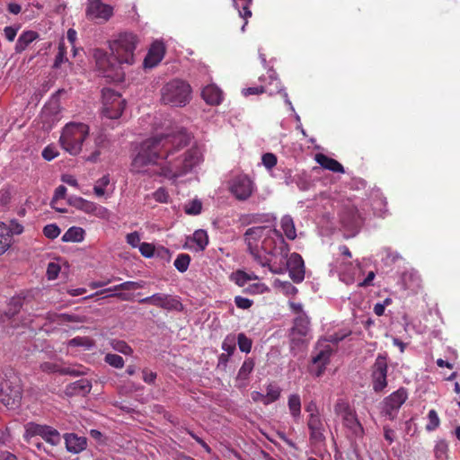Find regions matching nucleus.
Segmentation results:
<instances>
[{
    "instance_id": "obj_10",
    "label": "nucleus",
    "mask_w": 460,
    "mask_h": 460,
    "mask_svg": "<svg viewBox=\"0 0 460 460\" xmlns=\"http://www.w3.org/2000/svg\"><path fill=\"white\" fill-rule=\"evenodd\" d=\"M102 115L108 119H119L125 108L126 102L121 95L111 89L102 91Z\"/></svg>"
},
{
    "instance_id": "obj_63",
    "label": "nucleus",
    "mask_w": 460,
    "mask_h": 460,
    "mask_svg": "<svg viewBox=\"0 0 460 460\" xmlns=\"http://www.w3.org/2000/svg\"><path fill=\"white\" fill-rule=\"evenodd\" d=\"M127 243L131 245L133 248H137L141 244V237L138 232L135 231L129 233L126 236Z\"/></svg>"
},
{
    "instance_id": "obj_29",
    "label": "nucleus",
    "mask_w": 460,
    "mask_h": 460,
    "mask_svg": "<svg viewBox=\"0 0 460 460\" xmlns=\"http://www.w3.org/2000/svg\"><path fill=\"white\" fill-rule=\"evenodd\" d=\"M334 270L338 272L340 276V279L346 284L349 285L354 282V276L353 273L350 272L349 268L351 267V263L349 265H347L344 261H340L339 259H337L334 262Z\"/></svg>"
},
{
    "instance_id": "obj_44",
    "label": "nucleus",
    "mask_w": 460,
    "mask_h": 460,
    "mask_svg": "<svg viewBox=\"0 0 460 460\" xmlns=\"http://www.w3.org/2000/svg\"><path fill=\"white\" fill-rule=\"evenodd\" d=\"M202 203L199 199H192L184 205V212L187 215L197 216L201 213Z\"/></svg>"
},
{
    "instance_id": "obj_32",
    "label": "nucleus",
    "mask_w": 460,
    "mask_h": 460,
    "mask_svg": "<svg viewBox=\"0 0 460 460\" xmlns=\"http://www.w3.org/2000/svg\"><path fill=\"white\" fill-rule=\"evenodd\" d=\"M402 281L406 289L415 291L420 287V277L415 270L405 271L402 276Z\"/></svg>"
},
{
    "instance_id": "obj_19",
    "label": "nucleus",
    "mask_w": 460,
    "mask_h": 460,
    "mask_svg": "<svg viewBox=\"0 0 460 460\" xmlns=\"http://www.w3.org/2000/svg\"><path fill=\"white\" fill-rule=\"evenodd\" d=\"M143 287H144L143 281H126L121 284L116 285L112 288L103 289L100 292V294H104L109 291H113L115 293L110 294L107 296H116L122 301H130V300H132L131 295L127 294V293L116 292V291L137 289V288H142Z\"/></svg>"
},
{
    "instance_id": "obj_61",
    "label": "nucleus",
    "mask_w": 460,
    "mask_h": 460,
    "mask_svg": "<svg viewBox=\"0 0 460 460\" xmlns=\"http://www.w3.org/2000/svg\"><path fill=\"white\" fill-rule=\"evenodd\" d=\"M261 163L267 170L270 171L277 164V156L272 153H266L261 157Z\"/></svg>"
},
{
    "instance_id": "obj_34",
    "label": "nucleus",
    "mask_w": 460,
    "mask_h": 460,
    "mask_svg": "<svg viewBox=\"0 0 460 460\" xmlns=\"http://www.w3.org/2000/svg\"><path fill=\"white\" fill-rule=\"evenodd\" d=\"M433 452L435 460H448V443L443 438L436 440Z\"/></svg>"
},
{
    "instance_id": "obj_6",
    "label": "nucleus",
    "mask_w": 460,
    "mask_h": 460,
    "mask_svg": "<svg viewBox=\"0 0 460 460\" xmlns=\"http://www.w3.org/2000/svg\"><path fill=\"white\" fill-rule=\"evenodd\" d=\"M266 267L274 274H283L288 270L290 279L296 283H300L305 279L304 260L296 252H293L289 256L288 255L285 259L280 258L279 262L270 261V265Z\"/></svg>"
},
{
    "instance_id": "obj_16",
    "label": "nucleus",
    "mask_w": 460,
    "mask_h": 460,
    "mask_svg": "<svg viewBox=\"0 0 460 460\" xmlns=\"http://www.w3.org/2000/svg\"><path fill=\"white\" fill-rule=\"evenodd\" d=\"M307 428L309 438L313 444H319L325 440V424L322 416H308Z\"/></svg>"
},
{
    "instance_id": "obj_37",
    "label": "nucleus",
    "mask_w": 460,
    "mask_h": 460,
    "mask_svg": "<svg viewBox=\"0 0 460 460\" xmlns=\"http://www.w3.org/2000/svg\"><path fill=\"white\" fill-rule=\"evenodd\" d=\"M288 409L294 419H298L301 415V399L296 394L289 395L288 401Z\"/></svg>"
},
{
    "instance_id": "obj_40",
    "label": "nucleus",
    "mask_w": 460,
    "mask_h": 460,
    "mask_svg": "<svg viewBox=\"0 0 460 460\" xmlns=\"http://www.w3.org/2000/svg\"><path fill=\"white\" fill-rule=\"evenodd\" d=\"M11 246V238H9L7 225L0 222V255L4 254Z\"/></svg>"
},
{
    "instance_id": "obj_22",
    "label": "nucleus",
    "mask_w": 460,
    "mask_h": 460,
    "mask_svg": "<svg viewBox=\"0 0 460 460\" xmlns=\"http://www.w3.org/2000/svg\"><path fill=\"white\" fill-rule=\"evenodd\" d=\"M201 95L203 100L209 105H219L223 101V92L214 84L204 87Z\"/></svg>"
},
{
    "instance_id": "obj_49",
    "label": "nucleus",
    "mask_w": 460,
    "mask_h": 460,
    "mask_svg": "<svg viewBox=\"0 0 460 460\" xmlns=\"http://www.w3.org/2000/svg\"><path fill=\"white\" fill-rule=\"evenodd\" d=\"M236 337L234 334H228L222 342V349L229 355H233L235 350Z\"/></svg>"
},
{
    "instance_id": "obj_28",
    "label": "nucleus",
    "mask_w": 460,
    "mask_h": 460,
    "mask_svg": "<svg viewBox=\"0 0 460 460\" xmlns=\"http://www.w3.org/2000/svg\"><path fill=\"white\" fill-rule=\"evenodd\" d=\"M332 351V348L329 345H325L323 349H319L315 355L313 356V362L320 366V369L317 373L318 376L323 373L325 367L329 363Z\"/></svg>"
},
{
    "instance_id": "obj_17",
    "label": "nucleus",
    "mask_w": 460,
    "mask_h": 460,
    "mask_svg": "<svg viewBox=\"0 0 460 460\" xmlns=\"http://www.w3.org/2000/svg\"><path fill=\"white\" fill-rule=\"evenodd\" d=\"M22 398V390L19 385L9 386L7 383L0 390V402L7 408L16 407Z\"/></svg>"
},
{
    "instance_id": "obj_48",
    "label": "nucleus",
    "mask_w": 460,
    "mask_h": 460,
    "mask_svg": "<svg viewBox=\"0 0 460 460\" xmlns=\"http://www.w3.org/2000/svg\"><path fill=\"white\" fill-rule=\"evenodd\" d=\"M236 342L238 344L239 349L242 352L249 353L251 351L252 341L244 333L241 332L238 334Z\"/></svg>"
},
{
    "instance_id": "obj_24",
    "label": "nucleus",
    "mask_w": 460,
    "mask_h": 460,
    "mask_svg": "<svg viewBox=\"0 0 460 460\" xmlns=\"http://www.w3.org/2000/svg\"><path fill=\"white\" fill-rule=\"evenodd\" d=\"M310 332V321L309 318L305 314H299L294 321V325L291 329V335H296L299 338L306 337Z\"/></svg>"
},
{
    "instance_id": "obj_20",
    "label": "nucleus",
    "mask_w": 460,
    "mask_h": 460,
    "mask_svg": "<svg viewBox=\"0 0 460 460\" xmlns=\"http://www.w3.org/2000/svg\"><path fill=\"white\" fill-rule=\"evenodd\" d=\"M370 199L374 216L379 217H385L388 212L387 201L380 190H372Z\"/></svg>"
},
{
    "instance_id": "obj_1",
    "label": "nucleus",
    "mask_w": 460,
    "mask_h": 460,
    "mask_svg": "<svg viewBox=\"0 0 460 460\" xmlns=\"http://www.w3.org/2000/svg\"><path fill=\"white\" fill-rule=\"evenodd\" d=\"M190 137L186 132L159 135L143 141L132 158L130 172L136 174H149L148 165L159 164L158 174L176 181L191 173L203 162L202 149L188 146Z\"/></svg>"
},
{
    "instance_id": "obj_4",
    "label": "nucleus",
    "mask_w": 460,
    "mask_h": 460,
    "mask_svg": "<svg viewBox=\"0 0 460 460\" xmlns=\"http://www.w3.org/2000/svg\"><path fill=\"white\" fill-rule=\"evenodd\" d=\"M161 102L171 107H183L190 100L191 88L180 79H173L161 88Z\"/></svg>"
},
{
    "instance_id": "obj_53",
    "label": "nucleus",
    "mask_w": 460,
    "mask_h": 460,
    "mask_svg": "<svg viewBox=\"0 0 460 460\" xmlns=\"http://www.w3.org/2000/svg\"><path fill=\"white\" fill-rule=\"evenodd\" d=\"M104 361L115 368H122L124 367V359L117 354L107 353Z\"/></svg>"
},
{
    "instance_id": "obj_62",
    "label": "nucleus",
    "mask_w": 460,
    "mask_h": 460,
    "mask_svg": "<svg viewBox=\"0 0 460 460\" xmlns=\"http://www.w3.org/2000/svg\"><path fill=\"white\" fill-rule=\"evenodd\" d=\"M140 253L146 258H152L155 254V247L148 243H141L138 246Z\"/></svg>"
},
{
    "instance_id": "obj_12",
    "label": "nucleus",
    "mask_w": 460,
    "mask_h": 460,
    "mask_svg": "<svg viewBox=\"0 0 460 460\" xmlns=\"http://www.w3.org/2000/svg\"><path fill=\"white\" fill-rule=\"evenodd\" d=\"M387 358L384 355H377L371 368V384L375 393L380 394L387 387Z\"/></svg>"
},
{
    "instance_id": "obj_31",
    "label": "nucleus",
    "mask_w": 460,
    "mask_h": 460,
    "mask_svg": "<svg viewBox=\"0 0 460 460\" xmlns=\"http://www.w3.org/2000/svg\"><path fill=\"white\" fill-rule=\"evenodd\" d=\"M85 231L79 226L69 227L62 235V242L64 243H81L84 241Z\"/></svg>"
},
{
    "instance_id": "obj_55",
    "label": "nucleus",
    "mask_w": 460,
    "mask_h": 460,
    "mask_svg": "<svg viewBox=\"0 0 460 460\" xmlns=\"http://www.w3.org/2000/svg\"><path fill=\"white\" fill-rule=\"evenodd\" d=\"M380 255L382 261L385 264H391L396 261L399 258V254L395 252H393L390 248L385 247L380 251Z\"/></svg>"
},
{
    "instance_id": "obj_26",
    "label": "nucleus",
    "mask_w": 460,
    "mask_h": 460,
    "mask_svg": "<svg viewBox=\"0 0 460 460\" xmlns=\"http://www.w3.org/2000/svg\"><path fill=\"white\" fill-rule=\"evenodd\" d=\"M315 161L319 164L323 168L327 169L333 172H344V168L341 164L338 161L328 157L323 154H316Z\"/></svg>"
},
{
    "instance_id": "obj_41",
    "label": "nucleus",
    "mask_w": 460,
    "mask_h": 460,
    "mask_svg": "<svg viewBox=\"0 0 460 460\" xmlns=\"http://www.w3.org/2000/svg\"><path fill=\"white\" fill-rule=\"evenodd\" d=\"M281 389L277 385L270 384L266 387L265 405L277 401L280 396Z\"/></svg>"
},
{
    "instance_id": "obj_35",
    "label": "nucleus",
    "mask_w": 460,
    "mask_h": 460,
    "mask_svg": "<svg viewBox=\"0 0 460 460\" xmlns=\"http://www.w3.org/2000/svg\"><path fill=\"white\" fill-rule=\"evenodd\" d=\"M281 228L288 239L294 240L296 237L295 224L289 215H286L281 218Z\"/></svg>"
},
{
    "instance_id": "obj_46",
    "label": "nucleus",
    "mask_w": 460,
    "mask_h": 460,
    "mask_svg": "<svg viewBox=\"0 0 460 460\" xmlns=\"http://www.w3.org/2000/svg\"><path fill=\"white\" fill-rule=\"evenodd\" d=\"M352 411L349 402L344 399H338L334 404V412L336 415L341 417V419Z\"/></svg>"
},
{
    "instance_id": "obj_9",
    "label": "nucleus",
    "mask_w": 460,
    "mask_h": 460,
    "mask_svg": "<svg viewBox=\"0 0 460 460\" xmlns=\"http://www.w3.org/2000/svg\"><path fill=\"white\" fill-rule=\"evenodd\" d=\"M36 436L41 437L47 443L52 446H57L61 441L60 433L56 429L48 425L28 422L25 425L23 438L27 442L31 443V439Z\"/></svg>"
},
{
    "instance_id": "obj_39",
    "label": "nucleus",
    "mask_w": 460,
    "mask_h": 460,
    "mask_svg": "<svg viewBox=\"0 0 460 460\" xmlns=\"http://www.w3.org/2000/svg\"><path fill=\"white\" fill-rule=\"evenodd\" d=\"M252 0H234V4L238 10L240 17L247 19L252 16L250 10Z\"/></svg>"
},
{
    "instance_id": "obj_23",
    "label": "nucleus",
    "mask_w": 460,
    "mask_h": 460,
    "mask_svg": "<svg viewBox=\"0 0 460 460\" xmlns=\"http://www.w3.org/2000/svg\"><path fill=\"white\" fill-rule=\"evenodd\" d=\"M66 450L73 454H78L85 449L87 440L84 437H79L74 433L65 435Z\"/></svg>"
},
{
    "instance_id": "obj_27",
    "label": "nucleus",
    "mask_w": 460,
    "mask_h": 460,
    "mask_svg": "<svg viewBox=\"0 0 460 460\" xmlns=\"http://www.w3.org/2000/svg\"><path fill=\"white\" fill-rule=\"evenodd\" d=\"M39 38V33L34 31H24L18 38L15 44V52L22 53L27 47Z\"/></svg>"
},
{
    "instance_id": "obj_11",
    "label": "nucleus",
    "mask_w": 460,
    "mask_h": 460,
    "mask_svg": "<svg viewBox=\"0 0 460 460\" xmlns=\"http://www.w3.org/2000/svg\"><path fill=\"white\" fill-rule=\"evenodd\" d=\"M407 399L408 392L406 388L400 387L383 400L381 409L382 415L390 420H394L397 417L400 408Z\"/></svg>"
},
{
    "instance_id": "obj_25",
    "label": "nucleus",
    "mask_w": 460,
    "mask_h": 460,
    "mask_svg": "<svg viewBox=\"0 0 460 460\" xmlns=\"http://www.w3.org/2000/svg\"><path fill=\"white\" fill-rule=\"evenodd\" d=\"M342 421L344 426L349 429L354 436L361 437L363 435V427L358 421L354 411L349 412V414L343 417Z\"/></svg>"
},
{
    "instance_id": "obj_30",
    "label": "nucleus",
    "mask_w": 460,
    "mask_h": 460,
    "mask_svg": "<svg viewBox=\"0 0 460 460\" xmlns=\"http://www.w3.org/2000/svg\"><path fill=\"white\" fill-rule=\"evenodd\" d=\"M104 142V137L99 135L94 138V147L89 146V143L85 144V152H90L89 155H84V159L88 162H97L101 155V146Z\"/></svg>"
},
{
    "instance_id": "obj_3",
    "label": "nucleus",
    "mask_w": 460,
    "mask_h": 460,
    "mask_svg": "<svg viewBox=\"0 0 460 460\" xmlns=\"http://www.w3.org/2000/svg\"><path fill=\"white\" fill-rule=\"evenodd\" d=\"M89 136V126L84 123L70 122L62 129L59 137L61 147L71 155L82 151L83 143Z\"/></svg>"
},
{
    "instance_id": "obj_54",
    "label": "nucleus",
    "mask_w": 460,
    "mask_h": 460,
    "mask_svg": "<svg viewBox=\"0 0 460 460\" xmlns=\"http://www.w3.org/2000/svg\"><path fill=\"white\" fill-rule=\"evenodd\" d=\"M249 220L247 221L248 224H255V223H270L276 220V217H273L270 214H253L251 216H248Z\"/></svg>"
},
{
    "instance_id": "obj_13",
    "label": "nucleus",
    "mask_w": 460,
    "mask_h": 460,
    "mask_svg": "<svg viewBox=\"0 0 460 460\" xmlns=\"http://www.w3.org/2000/svg\"><path fill=\"white\" fill-rule=\"evenodd\" d=\"M229 190L236 199L246 200L255 190V184L249 176L238 175L232 180Z\"/></svg>"
},
{
    "instance_id": "obj_42",
    "label": "nucleus",
    "mask_w": 460,
    "mask_h": 460,
    "mask_svg": "<svg viewBox=\"0 0 460 460\" xmlns=\"http://www.w3.org/2000/svg\"><path fill=\"white\" fill-rule=\"evenodd\" d=\"M190 262V256L187 253H180L177 255L173 265L178 271L183 273L187 271Z\"/></svg>"
},
{
    "instance_id": "obj_38",
    "label": "nucleus",
    "mask_w": 460,
    "mask_h": 460,
    "mask_svg": "<svg viewBox=\"0 0 460 460\" xmlns=\"http://www.w3.org/2000/svg\"><path fill=\"white\" fill-rule=\"evenodd\" d=\"M174 299L170 298L169 295L156 293L153 295V305L164 308L170 309L173 306Z\"/></svg>"
},
{
    "instance_id": "obj_15",
    "label": "nucleus",
    "mask_w": 460,
    "mask_h": 460,
    "mask_svg": "<svg viewBox=\"0 0 460 460\" xmlns=\"http://www.w3.org/2000/svg\"><path fill=\"white\" fill-rule=\"evenodd\" d=\"M85 15L89 20L107 22L113 15V7L101 0H87Z\"/></svg>"
},
{
    "instance_id": "obj_45",
    "label": "nucleus",
    "mask_w": 460,
    "mask_h": 460,
    "mask_svg": "<svg viewBox=\"0 0 460 460\" xmlns=\"http://www.w3.org/2000/svg\"><path fill=\"white\" fill-rule=\"evenodd\" d=\"M110 184L109 174L103 175L102 178L96 181L93 186V192L97 197H102L105 195V188Z\"/></svg>"
},
{
    "instance_id": "obj_5",
    "label": "nucleus",
    "mask_w": 460,
    "mask_h": 460,
    "mask_svg": "<svg viewBox=\"0 0 460 460\" xmlns=\"http://www.w3.org/2000/svg\"><path fill=\"white\" fill-rule=\"evenodd\" d=\"M267 232V226H253L248 228L243 239L247 246V251L253 261L261 267L270 265V259L262 252V240Z\"/></svg>"
},
{
    "instance_id": "obj_60",
    "label": "nucleus",
    "mask_w": 460,
    "mask_h": 460,
    "mask_svg": "<svg viewBox=\"0 0 460 460\" xmlns=\"http://www.w3.org/2000/svg\"><path fill=\"white\" fill-rule=\"evenodd\" d=\"M7 231L9 238L12 239L13 234H21L23 232V226L16 219H13L10 221V224L7 225Z\"/></svg>"
},
{
    "instance_id": "obj_43",
    "label": "nucleus",
    "mask_w": 460,
    "mask_h": 460,
    "mask_svg": "<svg viewBox=\"0 0 460 460\" xmlns=\"http://www.w3.org/2000/svg\"><path fill=\"white\" fill-rule=\"evenodd\" d=\"M428 423L426 425V430L429 432L436 430L440 425V419L438 412L431 409L428 412Z\"/></svg>"
},
{
    "instance_id": "obj_14",
    "label": "nucleus",
    "mask_w": 460,
    "mask_h": 460,
    "mask_svg": "<svg viewBox=\"0 0 460 460\" xmlns=\"http://www.w3.org/2000/svg\"><path fill=\"white\" fill-rule=\"evenodd\" d=\"M339 217L342 227L351 232H357L364 221L363 216L351 204L345 205L342 208Z\"/></svg>"
},
{
    "instance_id": "obj_56",
    "label": "nucleus",
    "mask_w": 460,
    "mask_h": 460,
    "mask_svg": "<svg viewBox=\"0 0 460 460\" xmlns=\"http://www.w3.org/2000/svg\"><path fill=\"white\" fill-rule=\"evenodd\" d=\"M42 232L47 238L53 240L60 234L61 230L57 224H49L43 227Z\"/></svg>"
},
{
    "instance_id": "obj_8",
    "label": "nucleus",
    "mask_w": 460,
    "mask_h": 460,
    "mask_svg": "<svg viewBox=\"0 0 460 460\" xmlns=\"http://www.w3.org/2000/svg\"><path fill=\"white\" fill-rule=\"evenodd\" d=\"M268 76L270 79V86H255V87H248L242 90V93L244 96H249L252 94H260L264 92L269 93L270 95H273L276 93H281L284 99L285 103L288 106L289 110L294 111V106L289 100L288 94L286 92L285 88L281 85V82L278 78V75L274 69H269Z\"/></svg>"
},
{
    "instance_id": "obj_58",
    "label": "nucleus",
    "mask_w": 460,
    "mask_h": 460,
    "mask_svg": "<svg viewBox=\"0 0 460 460\" xmlns=\"http://www.w3.org/2000/svg\"><path fill=\"white\" fill-rule=\"evenodd\" d=\"M153 199L159 203H168L170 199V196L165 188L160 187L155 191L152 193Z\"/></svg>"
},
{
    "instance_id": "obj_64",
    "label": "nucleus",
    "mask_w": 460,
    "mask_h": 460,
    "mask_svg": "<svg viewBox=\"0 0 460 460\" xmlns=\"http://www.w3.org/2000/svg\"><path fill=\"white\" fill-rule=\"evenodd\" d=\"M60 271V266L56 262H49L47 268L48 279L52 280L58 278Z\"/></svg>"
},
{
    "instance_id": "obj_18",
    "label": "nucleus",
    "mask_w": 460,
    "mask_h": 460,
    "mask_svg": "<svg viewBox=\"0 0 460 460\" xmlns=\"http://www.w3.org/2000/svg\"><path fill=\"white\" fill-rule=\"evenodd\" d=\"M165 54V46L162 41H155L144 59L145 68H153L156 66L164 58Z\"/></svg>"
},
{
    "instance_id": "obj_7",
    "label": "nucleus",
    "mask_w": 460,
    "mask_h": 460,
    "mask_svg": "<svg viewBox=\"0 0 460 460\" xmlns=\"http://www.w3.org/2000/svg\"><path fill=\"white\" fill-rule=\"evenodd\" d=\"M289 250V245L282 234L275 228L267 226V232L262 240V252L272 261L273 257L287 258Z\"/></svg>"
},
{
    "instance_id": "obj_50",
    "label": "nucleus",
    "mask_w": 460,
    "mask_h": 460,
    "mask_svg": "<svg viewBox=\"0 0 460 460\" xmlns=\"http://www.w3.org/2000/svg\"><path fill=\"white\" fill-rule=\"evenodd\" d=\"M68 346L71 347H84L86 349H90L93 346V342L87 337H75L68 341Z\"/></svg>"
},
{
    "instance_id": "obj_51",
    "label": "nucleus",
    "mask_w": 460,
    "mask_h": 460,
    "mask_svg": "<svg viewBox=\"0 0 460 460\" xmlns=\"http://www.w3.org/2000/svg\"><path fill=\"white\" fill-rule=\"evenodd\" d=\"M65 62H68V59L66 58V48L65 46V43L61 41L58 44V51L55 58L53 67L58 68Z\"/></svg>"
},
{
    "instance_id": "obj_2",
    "label": "nucleus",
    "mask_w": 460,
    "mask_h": 460,
    "mask_svg": "<svg viewBox=\"0 0 460 460\" xmlns=\"http://www.w3.org/2000/svg\"><path fill=\"white\" fill-rule=\"evenodd\" d=\"M137 44L138 38L136 34L124 31L109 41L111 55L102 49H95L93 56L101 75L113 82L123 81L125 73L121 66L135 63Z\"/></svg>"
},
{
    "instance_id": "obj_33",
    "label": "nucleus",
    "mask_w": 460,
    "mask_h": 460,
    "mask_svg": "<svg viewBox=\"0 0 460 460\" xmlns=\"http://www.w3.org/2000/svg\"><path fill=\"white\" fill-rule=\"evenodd\" d=\"M92 389V384L88 379L82 378L80 380H77L74 383H72L68 387L67 391L71 394H83L85 395L86 394L90 393Z\"/></svg>"
},
{
    "instance_id": "obj_36",
    "label": "nucleus",
    "mask_w": 460,
    "mask_h": 460,
    "mask_svg": "<svg viewBox=\"0 0 460 460\" xmlns=\"http://www.w3.org/2000/svg\"><path fill=\"white\" fill-rule=\"evenodd\" d=\"M255 366V362L253 358H247L243 361L242 367H240L238 374H237V380L238 381H247L249 378L250 374L252 372Z\"/></svg>"
},
{
    "instance_id": "obj_59",
    "label": "nucleus",
    "mask_w": 460,
    "mask_h": 460,
    "mask_svg": "<svg viewBox=\"0 0 460 460\" xmlns=\"http://www.w3.org/2000/svg\"><path fill=\"white\" fill-rule=\"evenodd\" d=\"M276 283L280 290L287 296H294L297 292V288L288 281L278 280Z\"/></svg>"
},
{
    "instance_id": "obj_52",
    "label": "nucleus",
    "mask_w": 460,
    "mask_h": 460,
    "mask_svg": "<svg viewBox=\"0 0 460 460\" xmlns=\"http://www.w3.org/2000/svg\"><path fill=\"white\" fill-rule=\"evenodd\" d=\"M230 279L239 287H244L249 281L248 273L243 270H238L233 272Z\"/></svg>"
},
{
    "instance_id": "obj_47",
    "label": "nucleus",
    "mask_w": 460,
    "mask_h": 460,
    "mask_svg": "<svg viewBox=\"0 0 460 460\" xmlns=\"http://www.w3.org/2000/svg\"><path fill=\"white\" fill-rule=\"evenodd\" d=\"M111 348L124 355H131L133 353L132 348L124 341L112 340L111 341Z\"/></svg>"
},
{
    "instance_id": "obj_57",
    "label": "nucleus",
    "mask_w": 460,
    "mask_h": 460,
    "mask_svg": "<svg viewBox=\"0 0 460 460\" xmlns=\"http://www.w3.org/2000/svg\"><path fill=\"white\" fill-rule=\"evenodd\" d=\"M66 188L64 186V185H59L56 190H55V193H54V197L51 200V207L59 211V212H65L66 209L64 208H58L55 206V203L58 200V199H64L65 196H66Z\"/></svg>"
},
{
    "instance_id": "obj_21",
    "label": "nucleus",
    "mask_w": 460,
    "mask_h": 460,
    "mask_svg": "<svg viewBox=\"0 0 460 460\" xmlns=\"http://www.w3.org/2000/svg\"><path fill=\"white\" fill-rule=\"evenodd\" d=\"M208 244V235L207 231L203 229L196 230L187 241L188 247L196 252L204 251Z\"/></svg>"
}]
</instances>
